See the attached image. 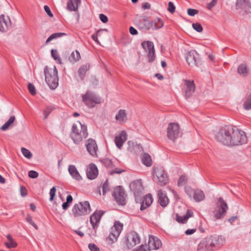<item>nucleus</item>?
<instances>
[{
    "label": "nucleus",
    "instance_id": "1",
    "mask_svg": "<svg viewBox=\"0 0 251 251\" xmlns=\"http://www.w3.org/2000/svg\"><path fill=\"white\" fill-rule=\"evenodd\" d=\"M215 139L225 146L230 147L242 145L247 142L245 132L232 126L221 128L215 135Z\"/></svg>",
    "mask_w": 251,
    "mask_h": 251
},
{
    "label": "nucleus",
    "instance_id": "2",
    "mask_svg": "<svg viewBox=\"0 0 251 251\" xmlns=\"http://www.w3.org/2000/svg\"><path fill=\"white\" fill-rule=\"evenodd\" d=\"M225 240L222 236L212 235L203 238L198 244L197 251H214L223 245Z\"/></svg>",
    "mask_w": 251,
    "mask_h": 251
},
{
    "label": "nucleus",
    "instance_id": "3",
    "mask_svg": "<svg viewBox=\"0 0 251 251\" xmlns=\"http://www.w3.org/2000/svg\"><path fill=\"white\" fill-rule=\"evenodd\" d=\"M88 135L87 127L77 122L73 125L70 133V137L75 144H80Z\"/></svg>",
    "mask_w": 251,
    "mask_h": 251
},
{
    "label": "nucleus",
    "instance_id": "4",
    "mask_svg": "<svg viewBox=\"0 0 251 251\" xmlns=\"http://www.w3.org/2000/svg\"><path fill=\"white\" fill-rule=\"evenodd\" d=\"M45 80L51 89H55L58 85V78L57 70L55 66L53 68L46 66L44 68Z\"/></svg>",
    "mask_w": 251,
    "mask_h": 251
},
{
    "label": "nucleus",
    "instance_id": "5",
    "mask_svg": "<svg viewBox=\"0 0 251 251\" xmlns=\"http://www.w3.org/2000/svg\"><path fill=\"white\" fill-rule=\"evenodd\" d=\"M81 97L83 102L89 108H92L101 103V98L91 90H87Z\"/></svg>",
    "mask_w": 251,
    "mask_h": 251
},
{
    "label": "nucleus",
    "instance_id": "6",
    "mask_svg": "<svg viewBox=\"0 0 251 251\" xmlns=\"http://www.w3.org/2000/svg\"><path fill=\"white\" fill-rule=\"evenodd\" d=\"M72 211L73 216L75 217H78L88 214L90 213L91 209L89 201H84L75 203Z\"/></svg>",
    "mask_w": 251,
    "mask_h": 251
},
{
    "label": "nucleus",
    "instance_id": "7",
    "mask_svg": "<svg viewBox=\"0 0 251 251\" xmlns=\"http://www.w3.org/2000/svg\"><path fill=\"white\" fill-rule=\"evenodd\" d=\"M112 196L118 204L121 205H125L126 204V195L122 186H118L115 187Z\"/></svg>",
    "mask_w": 251,
    "mask_h": 251
},
{
    "label": "nucleus",
    "instance_id": "8",
    "mask_svg": "<svg viewBox=\"0 0 251 251\" xmlns=\"http://www.w3.org/2000/svg\"><path fill=\"white\" fill-rule=\"evenodd\" d=\"M129 187L133 192L135 201L137 202V201L140 200L144 189L141 180H136L132 182Z\"/></svg>",
    "mask_w": 251,
    "mask_h": 251
},
{
    "label": "nucleus",
    "instance_id": "9",
    "mask_svg": "<svg viewBox=\"0 0 251 251\" xmlns=\"http://www.w3.org/2000/svg\"><path fill=\"white\" fill-rule=\"evenodd\" d=\"M180 129L179 125L176 123H171L168 125L167 130L168 138L175 141L179 137Z\"/></svg>",
    "mask_w": 251,
    "mask_h": 251
},
{
    "label": "nucleus",
    "instance_id": "10",
    "mask_svg": "<svg viewBox=\"0 0 251 251\" xmlns=\"http://www.w3.org/2000/svg\"><path fill=\"white\" fill-rule=\"evenodd\" d=\"M142 48L148 53L149 62H151L155 59V50L153 43L151 41H144L141 44Z\"/></svg>",
    "mask_w": 251,
    "mask_h": 251
},
{
    "label": "nucleus",
    "instance_id": "11",
    "mask_svg": "<svg viewBox=\"0 0 251 251\" xmlns=\"http://www.w3.org/2000/svg\"><path fill=\"white\" fill-rule=\"evenodd\" d=\"M185 57L186 62L190 66H198L200 64L199 54L195 50H191L186 53Z\"/></svg>",
    "mask_w": 251,
    "mask_h": 251
},
{
    "label": "nucleus",
    "instance_id": "12",
    "mask_svg": "<svg viewBox=\"0 0 251 251\" xmlns=\"http://www.w3.org/2000/svg\"><path fill=\"white\" fill-rule=\"evenodd\" d=\"M87 151L92 157H98V147L96 141L92 138L88 139L85 143Z\"/></svg>",
    "mask_w": 251,
    "mask_h": 251
},
{
    "label": "nucleus",
    "instance_id": "13",
    "mask_svg": "<svg viewBox=\"0 0 251 251\" xmlns=\"http://www.w3.org/2000/svg\"><path fill=\"white\" fill-rule=\"evenodd\" d=\"M125 242L126 248L130 249L140 243V238L137 232L132 231L130 233L129 238L126 237Z\"/></svg>",
    "mask_w": 251,
    "mask_h": 251
},
{
    "label": "nucleus",
    "instance_id": "14",
    "mask_svg": "<svg viewBox=\"0 0 251 251\" xmlns=\"http://www.w3.org/2000/svg\"><path fill=\"white\" fill-rule=\"evenodd\" d=\"M104 212L102 210H96L90 217V222L93 229L96 231L100 223L101 218Z\"/></svg>",
    "mask_w": 251,
    "mask_h": 251
},
{
    "label": "nucleus",
    "instance_id": "15",
    "mask_svg": "<svg viewBox=\"0 0 251 251\" xmlns=\"http://www.w3.org/2000/svg\"><path fill=\"white\" fill-rule=\"evenodd\" d=\"M154 173L156 175L161 185H165L168 182L167 175L163 167L156 168Z\"/></svg>",
    "mask_w": 251,
    "mask_h": 251
},
{
    "label": "nucleus",
    "instance_id": "16",
    "mask_svg": "<svg viewBox=\"0 0 251 251\" xmlns=\"http://www.w3.org/2000/svg\"><path fill=\"white\" fill-rule=\"evenodd\" d=\"M137 26L140 29L145 31L153 27V23L150 21L148 17L144 16L138 21Z\"/></svg>",
    "mask_w": 251,
    "mask_h": 251
},
{
    "label": "nucleus",
    "instance_id": "17",
    "mask_svg": "<svg viewBox=\"0 0 251 251\" xmlns=\"http://www.w3.org/2000/svg\"><path fill=\"white\" fill-rule=\"evenodd\" d=\"M184 85L186 86L185 97L186 99L190 98L195 91V85L194 81L184 80Z\"/></svg>",
    "mask_w": 251,
    "mask_h": 251
},
{
    "label": "nucleus",
    "instance_id": "18",
    "mask_svg": "<svg viewBox=\"0 0 251 251\" xmlns=\"http://www.w3.org/2000/svg\"><path fill=\"white\" fill-rule=\"evenodd\" d=\"M161 246V242L157 237L154 236L149 237L148 246L149 250H157Z\"/></svg>",
    "mask_w": 251,
    "mask_h": 251
},
{
    "label": "nucleus",
    "instance_id": "19",
    "mask_svg": "<svg viewBox=\"0 0 251 251\" xmlns=\"http://www.w3.org/2000/svg\"><path fill=\"white\" fill-rule=\"evenodd\" d=\"M11 26V21L9 17L6 18L3 15L0 16V31L6 32Z\"/></svg>",
    "mask_w": 251,
    "mask_h": 251
},
{
    "label": "nucleus",
    "instance_id": "20",
    "mask_svg": "<svg viewBox=\"0 0 251 251\" xmlns=\"http://www.w3.org/2000/svg\"><path fill=\"white\" fill-rule=\"evenodd\" d=\"M86 175L89 179H94L97 177L98 175V170L95 164H89Z\"/></svg>",
    "mask_w": 251,
    "mask_h": 251
},
{
    "label": "nucleus",
    "instance_id": "21",
    "mask_svg": "<svg viewBox=\"0 0 251 251\" xmlns=\"http://www.w3.org/2000/svg\"><path fill=\"white\" fill-rule=\"evenodd\" d=\"M127 135L126 132L125 130L122 131L119 136L115 137V142L116 146L119 149H121L123 144L127 140Z\"/></svg>",
    "mask_w": 251,
    "mask_h": 251
},
{
    "label": "nucleus",
    "instance_id": "22",
    "mask_svg": "<svg viewBox=\"0 0 251 251\" xmlns=\"http://www.w3.org/2000/svg\"><path fill=\"white\" fill-rule=\"evenodd\" d=\"M153 201V198L151 194H148L143 197V200L141 203L140 210H144L149 207Z\"/></svg>",
    "mask_w": 251,
    "mask_h": 251
},
{
    "label": "nucleus",
    "instance_id": "23",
    "mask_svg": "<svg viewBox=\"0 0 251 251\" xmlns=\"http://www.w3.org/2000/svg\"><path fill=\"white\" fill-rule=\"evenodd\" d=\"M68 171L69 174L74 179L77 181H79L82 179L81 176L75 165H69L68 167Z\"/></svg>",
    "mask_w": 251,
    "mask_h": 251
},
{
    "label": "nucleus",
    "instance_id": "24",
    "mask_svg": "<svg viewBox=\"0 0 251 251\" xmlns=\"http://www.w3.org/2000/svg\"><path fill=\"white\" fill-rule=\"evenodd\" d=\"M158 202L162 207H166L169 203V199L166 195L161 190H159L158 192Z\"/></svg>",
    "mask_w": 251,
    "mask_h": 251
},
{
    "label": "nucleus",
    "instance_id": "25",
    "mask_svg": "<svg viewBox=\"0 0 251 251\" xmlns=\"http://www.w3.org/2000/svg\"><path fill=\"white\" fill-rule=\"evenodd\" d=\"M123 225L119 221H116L114 223V226L111 228L110 233L120 235L122 229Z\"/></svg>",
    "mask_w": 251,
    "mask_h": 251
},
{
    "label": "nucleus",
    "instance_id": "26",
    "mask_svg": "<svg viewBox=\"0 0 251 251\" xmlns=\"http://www.w3.org/2000/svg\"><path fill=\"white\" fill-rule=\"evenodd\" d=\"M115 119L121 124L125 122L127 120V114L126 110L120 109L116 115Z\"/></svg>",
    "mask_w": 251,
    "mask_h": 251
},
{
    "label": "nucleus",
    "instance_id": "27",
    "mask_svg": "<svg viewBox=\"0 0 251 251\" xmlns=\"http://www.w3.org/2000/svg\"><path fill=\"white\" fill-rule=\"evenodd\" d=\"M80 0H69L67 2V8L69 11H76L78 8V5L80 4Z\"/></svg>",
    "mask_w": 251,
    "mask_h": 251
},
{
    "label": "nucleus",
    "instance_id": "28",
    "mask_svg": "<svg viewBox=\"0 0 251 251\" xmlns=\"http://www.w3.org/2000/svg\"><path fill=\"white\" fill-rule=\"evenodd\" d=\"M216 208L222 209L223 212H226L228 206L226 202L222 198H219L216 203Z\"/></svg>",
    "mask_w": 251,
    "mask_h": 251
},
{
    "label": "nucleus",
    "instance_id": "29",
    "mask_svg": "<svg viewBox=\"0 0 251 251\" xmlns=\"http://www.w3.org/2000/svg\"><path fill=\"white\" fill-rule=\"evenodd\" d=\"M193 198L196 202H200L204 199L205 195L202 190L196 189L193 194Z\"/></svg>",
    "mask_w": 251,
    "mask_h": 251
},
{
    "label": "nucleus",
    "instance_id": "30",
    "mask_svg": "<svg viewBox=\"0 0 251 251\" xmlns=\"http://www.w3.org/2000/svg\"><path fill=\"white\" fill-rule=\"evenodd\" d=\"M236 6L237 8L245 9L247 7H251V3L249 0H237Z\"/></svg>",
    "mask_w": 251,
    "mask_h": 251
},
{
    "label": "nucleus",
    "instance_id": "31",
    "mask_svg": "<svg viewBox=\"0 0 251 251\" xmlns=\"http://www.w3.org/2000/svg\"><path fill=\"white\" fill-rule=\"evenodd\" d=\"M192 215L193 213L190 211H187L186 214L183 216H180L176 214V221L179 223H185L189 217L192 216Z\"/></svg>",
    "mask_w": 251,
    "mask_h": 251
},
{
    "label": "nucleus",
    "instance_id": "32",
    "mask_svg": "<svg viewBox=\"0 0 251 251\" xmlns=\"http://www.w3.org/2000/svg\"><path fill=\"white\" fill-rule=\"evenodd\" d=\"M80 59V54L79 52L77 50L75 51H73L69 57V59L72 63H75L78 61Z\"/></svg>",
    "mask_w": 251,
    "mask_h": 251
},
{
    "label": "nucleus",
    "instance_id": "33",
    "mask_svg": "<svg viewBox=\"0 0 251 251\" xmlns=\"http://www.w3.org/2000/svg\"><path fill=\"white\" fill-rule=\"evenodd\" d=\"M142 163L147 167L152 165V160L151 156L148 153H144L141 157Z\"/></svg>",
    "mask_w": 251,
    "mask_h": 251
},
{
    "label": "nucleus",
    "instance_id": "34",
    "mask_svg": "<svg viewBox=\"0 0 251 251\" xmlns=\"http://www.w3.org/2000/svg\"><path fill=\"white\" fill-rule=\"evenodd\" d=\"M66 33L63 32H57L53 33L48 38L46 41V44H48L53 39L61 37L63 36H66Z\"/></svg>",
    "mask_w": 251,
    "mask_h": 251
},
{
    "label": "nucleus",
    "instance_id": "35",
    "mask_svg": "<svg viewBox=\"0 0 251 251\" xmlns=\"http://www.w3.org/2000/svg\"><path fill=\"white\" fill-rule=\"evenodd\" d=\"M15 120V117L11 116L8 120L1 127V129L3 131L6 130L14 123Z\"/></svg>",
    "mask_w": 251,
    "mask_h": 251
},
{
    "label": "nucleus",
    "instance_id": "36",
    "mask_svg": "<svg viewBox=\"0 0 251 251\" xmlns=\"http://www.w3.org/2000/svg\"><path fill=\"white\" fill-rule=\"evenodd\" d=\"M153 23V27L152 28L154 29H158L162 27H163L164 25V23L161 18H156L154 20V22Z\"/></svg>",
    "mask_w": 251,
    "mask_h": 251
},
{
    "label": "nucleus",
    "instance_id": "37",
    "mask_svg": "<svg viewBox=\"0 0 251 251\" xmlns=\"http://www.w3.org/2000/svg\"><path fill=\"white\" fill-rule=\"evenodd\" d=\"M237 72L240 75L246 76L247 75V66L246 64H240L237 68Z\"/></svg>",
    "mask_w": 251,
    "mask_h": 251
},
{
    "label": "nucleus",
    "instance_id": "38",
    "mask_svg": "<svg viewBox=\"0 0 251 251\" xmlns=\"http://www.w3.org/2000/svg\"><path fill=\"white\" fill-rule=\"evenodd\" d=\"M226 212H223L222 209L215 208L213 211L214 217L216 220L223 218Z\"/></svg>",
    "mask_w": 251,
    "mask_h": 251
},
{
    "label": "nucleus",
    "instance_id": "39",
    "mask_svg": "<svg viewBox=\"0 0 251 251\" xmlns=\"http://www.w3.org/2000/svg\"><path fill=\"white\" fill-rule=\"evenodd\" d=\"M89 66L86 65L81 66L78 71L79 76L83 79L87 71L89 69Z\"/></svg>",
    "mask_w": 251,
    "mask_h": 251
},
{
    "label": "nucleus",
    "instance_id": "40",
    "mask_svg": "<svg viewBox=\"0 0 251 251\" xmlns=\"http://www.w3.org/2000/svg\"><path fill=\"white\" fill-rule=\"evenodd\" d=\"M51 54L53 58L58 63L62 64L61 59L60 57L59 54L56 50L52 49L51 50Z\"/></svg>",
    "mask_w": 251,
    "mask_h": 251
},
{
    "label": "nucleus",
    "instance_id": "41",
    "mask_svg": "<svg viewBox=\"0 0 251 251\" xmlns=\"http://www.w3.org/2000/svg\"><path fill=\"white\" fill-rule=\"evenodd\" d=\"M102 164L106 168L112 169L114 167L113 162L108 158H105L101 160Z\"/></svg>",
    "mask_w": 251,
    "mask_h": 251
},
{
    "label": "nucleus",
    "instance_id": "42",
    "mask_svg": "<svg viewBox=\"0 0 251 251\" xmlns=\"http://www.w3.org/2000/svg\"><path fill=\"white\" fill-rule=\"evenodd\" d=\"M245 109L249 110L251 109V94L249 96L247 100L243 104Z\"/></svg>",
    "mask_w": 251,
    "mask_h": 251
},
{
    "label": "nucleus",
    "instance_id": "43",
    "mask_svg": "<svg viewBox=\"0 0 251 251\" xmlns=\"http://www.w3.org/2000/svg\"><path fill=\"white\" fill-rule=\"evenodd\" d=\"M21 151L24 156L28 159H30L32 156L31 152L28 150L24 147L21 148Z\"/></svg>",
    "mask_w": 251,
    "mask_h": 251
},
{
    "label": "nucleus",
    "instance_id": "44",
    "mask_svg": "<svg viewBox=\"0 0 251 251\" xmlns=\"http://www.w3.org/2000/svg\"><path fill=\"white\" fill-rule=\"evenodd\" d=\"M54 109V108L51 106H47L45 109H44L43 111L44 118V120H46L49 115L50 114V113L52 111V110Z\"/></svg>",
    "mask_w": 251,
    "mask_h": 251
},
{
    "label": "nucleus",
    "instance_id": "45",
    "mask_svg": "<svg viewBox=\"0 0 251 251\" xmlns=\"http://www.w3.org/2000/svg\"><path fill=\"white\" fill-rule=\"evenodd\" d=\"M184 190L185 193L188 195V197L190 198H192V195H193L195 190L189 186H186L184 187Z\"/></svg>",
    "mask_w": 251,
    "mask_h": 251
},
{
    "label": "nucleus",
    "instance_id": "46",
    "mask_svg": "<svg viewBox=\"0 0 251 251\" xmlns=\"http://www.w3.org/2000/svg\"><path fill=\"white\" fill-rule=\"evenodd\" d=\"M187 181V178L185 176L182 175L181 176L178 181L177 184L179 186H181L184 185Z\"/></svg>",
    "mask_w": 251,
    "mask_h": 251
},
{
    "label": "nucleus",
    "instance_id": "47",
    "mask_svg": "<svg viewBox=\"0 0 251 251\" xmlns=\"http://www.w3.org/2000/svg\"><path fill=\"white\" fill-rule=\"evenodd\" d=\"M26 221L27 223H28L30 225H32L36 229H38V226L35 224V223L32 221L31 216L28 214L26 218Z\"/></svg>",
    "mask_w": 251,
    "mask_h": 251
},
{
    "label": "nucleus",
    "instance_id": "48",
    "mask_svg": "<svg viewBox=\"0 0 251 251\" xmlns=\"http://www.w3.org/2000/svg\"><path fill=\"white\" fill-rule=\"evenodd\" d=\"M102 31H107V29H99L97 31L96 34H94L92 35V38L97 43H99V41L98 39V36L99 35V34L100 32Z\"/></svg>",
    "mask_w": 251,
    "mask_h": 251
},
{
    "label": "nucleus",
    "instance_id": "49",
    "mask_svg": "<svg viewBox=\"0 0 251 251\" xmlns=\"http://www.w3.org/2000/svg\"><path fill=\"white\" fill-rule=\"evenodd\" d=\"M192 27L196 31L199 32H201L203 30V28L200 23H193Z\"/></svg>",
    "mask_w": 251,
    "mask_h": 251
},
{
    "label": "nucleus",
    "instance_id": "50",
    "mask_svg": "<svg viewBox=\"0 0 251 251\" xmlns=\"http://www.w3.org/2000/svg\"><path fill=\"white\" fill-rule=\"evenodd\" d=\"M27 87L31 95L34 96L36 94L35 88L32 84L29 83Z\"/></svg>",
    "mask_w": 251,
    "mask_h": 251
},
{
    "label": "nucleus",
    "instance_id": "51",
    "mask_svg": "<svg viewBox=\"0 0 251 251\" xmlns=\"http://www.w3.org/2000/svg\"><path fill=\"white\" fill-rule=\"evenodd\" d=\"M119 236V235H117L110 232L108 236V239L111 241V243H113L117 241Z\"/></svg>",
    "mask_w": 251,
    "mask_h": 251
},
{
    "label": "nucleus",
    "instance_id": "52",
    "mask_svg": "<svg viewBox=\"0 0 251 251\" xmlns=\"http://www.w3.org/2000/svg\"><path fill=\"white\" fill-rule=\"evenodd\" d=\"M5 245L9 249L15 248L17 246V244L14 240L6 242Z\"/></svg>",
    "mask_w": 251,
    "mask_h": 251
},
{
    "label": "nucleus",
    "instance_id": "53",
    "mask_svg": "<svg viewBox=\"0 0 251 251\" xmlns=\"http://www.w3.org/2000/svg\"><path fill=\"white\" fill-rule=\"evenodd\" d=\"M28 176L30 178H36L38 176V173L35 171L31 170L28 172Z\"/></svg>",
    "mask_w": 251,
    "mask_h": 251
},
{
    "label": "nucleus",
    "instance_id": "54",
    "mask_svg": "<svg viewBox=\"0 0 251 251\" xmlns=\"http://www.w3.org/2000/svg\"><path fill=\"white\" fill-rule=\"evenodd\" d=\"M176 7L174 5L173 2L170 1L168 3V10L171 13H174L175 11Z\"/></svg>",
    "mask_w": 251,
    "mask_h": 251
},
{
    "label": "nucleus",
    "instance_id": "55",
    "mask_svg": "<svg viewBox=\"0 0 251 251\" xmlns=\"http://www.w3.org/2000/svg\"><path fill=\"white\" fill-rule=\"evenodd\" d=\"M55 192H56V188L55 186H53L52 188L50 189V201H53L55 195Z\"/></svg>",
    "mask_w": 251,
    "mask_h": 251
},
{
    "label": "nucleus",
    "instance_id": "56",
    "mask_svg": "<svg viewBox=\"0 0 251 251\" xmlns=\"http://www.w3.org/2000/svg\"><path fill=\"white\" fill-rule=\"evenodd\" d=\"M103 195H105L107 192L109 190V186L107 181H105L102 185Z\"/></svg>",
    "mask_w": 251,
    "mask_h": 251
},
{
    "label": "nucleus",
    "instance_id": "57",
    "mask_svg": "<svg viewBox=\"0 0 251 251\" xmlns=\"http://www.w3.org/2000/svg\"><path fill=\"white\" fill-rule=\"evenodd\" d=\"M199 13V11L197 9L189 8L187 10V14L191 16H194Z\"/></svg>",
    "mask_w": 251,
    "mask_h": 251
},
{
    "label": "nucleus",
    "instance_id": "58",
    "mask_svg": "<svg viewBox=\"0 0 251 251\" xmlns=\"http://www.w3.org/2000/svg\"><path fill=\"white\" fill-rule=\"evenodd\" d=\"M88 247L91 251H100V249L94 244H89Z\"/></svg>",
    "mask_w": 251,
    "mask_h": 251
},
{
    "label": "nucleus",
    "instance_id": "59",
    "mask_svg": "<svg viewBox=\"0 0 251 251\" xmlns=\"http://www.w3.org/2000/svg\"><path fill=\"white\" fill-rule=\"evenodd\" d=\"M217 2V0H212L210 2L207 4V8L209 10H211Z\"/></svg>",
    "mask_w": 251,
    "mask_h": 251
},
{
    "label": "nucleus",
    "instance_id": "60",
    "mask_svg": "<svg viewBox=\"0 0 251 251\" xmlns=\"http://www.w3.org/2000/svg\"><path fill=\"white\" fill-rule=\"evenodd\" d=\"M99 18L100 21L103 23H106L108 22V18L106 15L103 14H100L99 15Z\"/></svg>",
    "mask_w": 251,
    "mask_h": 251
},
{
    "label": "nucleus",
    "instance_id": "61",
    "mask_svg": "<svg viewBox=\"0 0 251 251\" xmlns=\"http://www.w3.org/2000/svg\"><path fill=\"white\" fill-rule=\"evenodd\" d=\"M146 245H141L133 250V251H146Z\"/></svg>",
    "mask_w": 251,
    "mask_h": 251
},
{
    "label": "nucleus",
    "instance_id": "62",
    "mask_svg": "<svg viewBox=\"0 0 251 251\" xmlns=\"http://www.w3.org/2000/svg\"><path fill=\"white\" fill-rule=\"evenodd\" d=\"M44 8L45 11L46 12L47 14L50 17H53V14H52V12H51L49 7L48 6H47V5H45Z\"/></svg>",
    "mask_w": 251,
    "mask_h": 251
},
{
    "label": "nucleus",
    "instance_id": "63",
    "mask_svg": "<svg viewBox=\"0 0 251 251\" xmlns=\"http://www.w3.org/2000/svg\"><path fill=\"white\" fill-rule=\"evenodd\" d=\"M125 171L124 170L119 169V168H115L114 170L110 172V174L113 175L114 174H121L122 172H124Z\"/></svg>",
    "mask_w": 251,
    "mask_h": 251
},
{
    "label": "nucleus",
    "instance_id": "64",
    "mask_svg": "<svg viewBox=\"0 0 251 251\" xmlns=\"http://www.w3.org/2000/svg\"><path fill=\"white\" fill-rule=\"evenodd\" d=\"M129 32L131 34L135 35L138 34L137 30L132 26H130L129 29Z\"/></svg>",
    "mask_w": 251,
    "mask_h": 251
}]
</instances>
